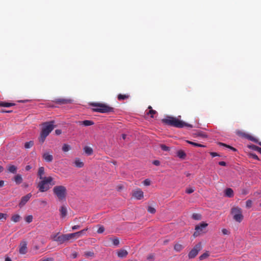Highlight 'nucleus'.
I'll return each instance as SVG.
<instances>
[{"label": "nucleus", "mask_w": 261, "mask_h": 261, "mask_svg": "<svg viewBox=\"0 0 261 261\" xmlns=\"http://www.w3.org/2000/svg\"><path fill=\"white\" fill-rule=\"evenodd\" d=\"M162 122L166 125L177 128H182L184 127L192 128L193 127L191 124L187 123L177 118L170 116H167L162 120Z\"/></svg>", "instance_id": "nucleus-1"}, {"label": "nucleus", "mask_w": 261, "mask_h": 261, "mask_svg": "<svg viewBox=\"0 0 261 261\" xmlns=\"http://www.w3.org/2000/svg\"><path fill=\"white\" fill-rule=\"evenodd\" d=\"M54 121H51L49 122H46L43 123V127L42 128L40 137H39V141L40 143L43 144L45 141L46 138L49 135L51 132L54 128Z\"/></svg>", "instance_id": "nucleus-2"}, {"label": "nucleus", "mask_w": 261, "mask_h": 261, "mask_svg": "<svg viewBox=\"0 0 261 261\" xmlns=\"http://www.w3.org/2000/svg\"><path fill=\"white\" fill-rule=\"evenodd\" d=\"M40 180L37 187L41 192H44L48 191L50 189V186L54 185V183H51L53 178L51 176H48Z\"/></svg>", "instance_id": "nucleus-3"}, {"label": "nucleus", "mask_w": 261, "mask_h": 261, "mask_svg": "<svg viewBox=\"0 0 261 261\" xmlns=\"http://www.w3.org/2000/svg\"><path fill=\"white\" fill-rule=\"evenodd\" d=\"M91 106L93 107L92 110L94 112H99L101 113L114 112V108L111 107L106 104L101 103H91Z\"/></svg>", "instance_id": "nucleus-4"}, {"label": "nucleus", "mask_w": 261, "mask_h": 261, "mask_svg": "<svg viewBox=\"0 0 261 261\" xmlns=\"http://www.w3.org/2000/svg\"><path fill=\"white\" fill-rule=\"evenodd\" d=\"M51 238L54 241L57 242L59 244L67 243L71 240H74L72 233L61 235H59V233H57L51 236Z\"/></svg>", "instance_id": "nucleus-5"}, {"label": "nucleus", "mask_w": 261, "mask_h": 261, "mask_svg": "<svg viewBox=\"0 0 261 261\" xmlns=\"http://www.w3.org/2000/svg\"><path fill=\"white\" fill-rule=\"evenodd\" d=\"M53 191L55 195L60 201L65 200L67 195L66 188L62 185L56 186L54 187Z\"/></svg>", "instance_id": "nucleus-6"}, {"label": "nucleus", "mask_w": 261, "mask_h": 261, "mask_svg": "<svg viewBox=\"0 0 261 261\" xmlns=\"http://www.w3.org/2000/svg\"><path fill=\"white\" fill-rule=\"evenodd\" d=\"M231 214L233 215V219L236 221L240 223L242 221L243 219V216L242 215V212L241 208L239 207L232 208Z\"/></svg>", "instance_id": "nucleus-7"}, {"label": "nucleus", "mask_w": 261, "mask_h": 261, "mask_svg": "<svg viewBox=\"0 0 261 261\" xmlns=\"http://www.w3.org/2000/svg\"><path fill=\"white\" fill-rule=\"evenodd\" d=\"M202 249L201 243H198L190 251L188 254V257L189 258H193L196 256L198 252Z\"/></svg>", "instance_id": "nucleus-8"}, {"label": "nucleus", "mask_w": 261, "mask_h": 261, "mask_svg": "<svg viewBox=\"0 0 261 261\" xmlns=\"http://www.w3.org/2000/svg\"><path fill=\"white\" fill-rule=\"evenodd\" d=\"M208 225V224L205 222H202L199 225H197L195 226V231L193 235L195 237L198 236L201 232H203V229Z\"/></svg>", "instance_id": "nucleus-9"}, {"label": "nucleus", "mask_w": 261, "mask_h": 261, "mask_svg": "<svg viewBox=\"0 0 261 261\" xmlns=\"http://www.w3.org/2000/svg\"><path fill=\"white\" fill-rule=\"evenodd\" d=\"M27 243L25 241H22L19 246V252L21 254H25L27 252Z\"/></svg>", "instance_id": "nucleus-10"}, {"label": "nucleus", "mask_w": 261, "mask_h": 261, "mask_svg": "<svg viewBox=\"0 0 261 261\" xmlns=\"http://www.w3.org/2000/svg\"><path fill=\"white\" fill-rule=\"evenodd\" d=\"M42 158L47 163H51L54 159L53 155L48 151H45L42 154Z\"/></svg>", "instance_id": "nucleus-11"}, {"label": "nucleus", "mask_w": 261, "mask_h": 261, "mask_svg": "<svg viewBox=\"0 0 261 261\" xmlns=\"http://www.w3.org/2000/svg\"><path fill=\"white\" fill-rule=\"evenodd\" d=\"M31 197V193H29L27 195H25L24 196H23L21 198V200L19 203V206L20 207H22V206H23L27 203V202L30 200Z\"/></svg>", "instance_id": "nucleus-12"}, {"label": "nucleus", "mask_w": 261, "mask_h": 261, "mask_svg": "<svg viewBox=\"0 0 261 261\" xmlns=\"http://www.w3.org/2000/svg\"><path fill=\"white\" fill-rule=\"evenodd\" d=\"M133 196L136 199L140 200L143 197V192L140 189H137L133 191Z\"/></svg>", "instance_id": "nucleus-13"}, {"label": "nucleus", "mask_w": 261, "mask_h": 261, "mask_svg": "<svg viewBox=\"0 0 261 261\" xmlns=\"http://www.w3.org/2000/svg\"><path fill=\"white\" fill-rule=\"evenodd\" d=\"M53 101L57 104L62 105L71 103L72 100L70 99L59 98L55 99Z\"/></svg>", "instance_id": "nucleus-14"}, {"label": "nucleus", "mask_w": 261, "mask_h": 261, "mask_svg": "<svg viewBox=\"0 0 261 261\" xmlns=\"http://www.w3.org/2000/svg\"><path fill=\"white\" fill-rule=\"evenodd\" d=\"M117 254L119 258H122L126 257L128 254V252L124 249H120L117 251Z\"/></svg>", "instance_id": "nucleus-15"}, {"label": "nucleus", "mask_w": 261, "mask_h": 261, "mask_svg": "<svg viewBox=\"0 0 261 261\" xmlns=\"http://www.w3.org/2000/svg\"><path fill=\"white\" fill-rule=\"evenodd\" d=\"M237 134L240 136L244 137L245 138L248 139L249 140H251V141H252L254 142H256V139H255L253 137L249 135V134H247L244 133H242V132H238Z\"/></svg>", "instance_id": "nucleus-16"}, {"label": "nucleus", "mask_w": 261, "mask_h": 261, "mask_svg": "<svg viewBox=\"0 0 261 261\" xmlns=\"http://www.w3.org/2000/svg\"><path fill=\"white\" fill-rule=\"evenodd\" d=\"M44 174V168L43 167H40L38 169V176L40 179H43V178H46L47 177L43 176Z\"/></svg>", "instance_id": "nucleus-17"}, {"label": "nucleus", "mask_w": 261, "mask_h": 261, "mask_svg": "<svg viewBox=\"0 0 261 261\" xmlns=\"http://www.w3.org/2000/svg\"><path fill=\"white\" fill-rule=\"evenodd\" d=\"M17 168L13 165H10L7 167L8 171L10 173L15 174L17 172Z\"/></svg>", "instance_id": "nucleus-18"}, {"label": "nucleus", "mask_w": 261, "mask_h": 261, "mask_svg": "<svg viewBox=\"0 0 261 261\" xmlns=\"http://www.w3.org/2000/svg\"><path fill=\"white\" fill-rule=\"evenodd\" d=\"M14 180L17 185H19L22 182V177L20 174H17L14 177Z\"/></svg>", "instance_id": "nucleus-19"}, {"label": "nucleus", "mask_w": 261, "mask_h": 261, "mask_svg": "<svg viewBox=\"0 0 261 261\" xmlns=\"http://www.w3.org/2000/svg\"><path fill=\"white\" fill-rule=\"evenodd\" d=\"M60 215L62 218H64L67 215V208L65 206H62L60 208Z\"/></svg>", "instance_id": "nucleus-20"}, {"label": "nucleus", "mask_w": 261, "mask_h": 261, "mask_svg": "<svg viewBox=\"0 0 261 261\" xmlns=\"http://www.w3.org/2000/svg\"><path fill=\"white\" fill-rule=\"evenodd\" d=\"M87 230H88V228H86V229H83L81 231L72 233L74 239H76L79 238L80 236H81L82 234H83L84 233V232H85Z\"/></svg>", "instance_id": "nucleus-21"}, {"label": "nucleus", "mask_w": 261, "mask_h": 261, "mask_svg": "<svg viewBox=\"0 0 261 261\" xmlns=\"http://www.w3.org/2000/svg\"><path fill=\"white\" fill-rule=\"evenodd\" d=\"M74 164L77 168H82L84 166V163L79 158L75 159Z\"/></svg>", "instance_id": "nucleus-22"}, {"label": "nucleus", "mask_w": 261, "mask_h": 261, "mask_svg": "<svg viewBox=\"0 0 261 261\" xmlns=\"http://www.w3.org/2000/svg\"><path fill=\"white\" fill-rule=\"evenodd\" d=\"M15 104L13 102H7L4 101H0V107H10L15 106Z\"/></svg>", "instance_id": "nucleus-23"}, {"label": "nucleus", "mask_w": 261, "mask_h": 261, "mask_svg": "<svg viewBox=\"0 0 261 261\" xmlns=\"http://www.w3.org/2000/svg\"><path fill=\"white\" fill-rule=\"evenodd\" d=\"M79 124H83L85 126H90L94 124L93 121L88 120H84L83 121H79Z\"/></svg>", "instance_id": "nucleus-24"}, {"label": "nucleus", "mask_w": 261, "mask_h": 261, "mask_svg": "<svg viewBox=\"0 0 261 261\" xmlns=\"http://www.w3.org/2000/svg\"><path fill=\"white\" fill-rule=\"evenodd\" d=\"M225 194L228 197H232L233 196V191L231 188H227L225 191Z\"/></svg>", "instance_id": "nucleus-25"}, {"label": "nucleus", "mask_w": 261, "mask_h": 261, "mask_svg": "<svg viewBox=\"0 0 261 261\" xmlns=\"http://www.w3.org/2000/svg\"><path fill=\"white\" fill-rule=\"evenodd\" d=\"M85 152L88 155H90L93 153V149L89 146H85L84 148Z\"/></svg>", "instance_id": "nucleus-26"}, {"label": "nucleus", "mask_w": 261, "mask_h": 261, "mask_svg": "<svg viewBox=\"0 0 261 261\" xmlns=\"http://www.w3.org/2000/svg\"><path fill=\"white\" fill-rule=\"evenodd\" d=\"M129 97L128 94H119L117 96V98L119 100H122L124 99H128Z\"/></svg>", "instance_id": "nucleus-27"}, {"label": "nucleus", "mask_w": 261, "mask_h": 261, "mask_svg": "<svg viewBox=\"0 0 261 261\" xmlns=\"http://www.w3.org/2000/svg\"><path fill=\"white\" fill-rule=\"evenodd\" d=\"M20 219L21 217L18 214L14 215L11 217V220L15 223L19 222Z\"/></svg>", "instance_id": "nucleus-28"}, {"label": "nucleus", "mask_w": 261, "mask_h": 261, "mask_svg": "<svg viewBox=\"0 0 261 261\" xmlns=\"http://www.w3.org/2000/svg\"><path fill=\"white\" fill-rule=\"evenodd\" d=\"M148 109H149V111L146 113V114L150 115L151 117L153 118V115L156 113V111L152 110L150 106L148 107Z\"/></svg>", "instance_id": "nucleus-29"}, {"label": "nucleus", "mask_w": 261, "mask_h": 261, "mask_svg": "<svg viewBox=\"0 0 261 261\" xmlns=\"http://www.w3.org/2000/svg\"><path fill=\"white\" fill-rule=\"evenodd\" d=\"M177 156L180 159H184L186 156V154L182 150H178L177 152Z\"/></svg>", "instance_id": "nucleus-30"}, {"label": "nucleus", "mask_w": 261, "mask_h": 261, "mask_svg": "<svg viewBox=\"0 0 261 261\" xmlns=\"http://www.w3.org/2000/svg\"><path fill=\"white\" fill-rule=\"evenodd\" d=\"M184 247L180 244L177 243L174 245V249L177 252L180 251Z\"/></svg>", "instance_id": "nucleus-31"}, {"label": "nucleus", "mask_w": 261, "mask_h": 261, "mask_svg": "<svg viewBox=\"0 0 261 261\" xmlns=\"http://www.w3.org/2000/svg\"><path fill=\"white\" fill-rule=\"evenodd\" d=\"M186 142L191 144V145H192L194 146H196V147H205V146L203 145V144H199V143H195V142H192L191 141H189V140H187Z\"/></svg>", "instance_id": "nucleus-32"}, {"label": "nucleus", "mask_w": 261, "mask_h": 261, "mask_svg": "<svg viewBox=\"0 0 261 261\" xmlns=\"http://www.w3.org/2000/svg\"><path fill=\"white\" fill-rule=\"evenodd\" d=\"M209 255H210V254H209L208 252L206 251V252H204V253H203L202 254H201L199 256V259L200 260H203V259L206 258L207 257H208Z\"/></svg>", "instance_id": "nucleus-33"}, {"label": "nucleus", "mask_w": 261, "mask_h": 261, "mask_svg": "<svg viewBox=\"0 0 261 261\" xmlns=\"http://www.w3.org/2000/svg\"><path fill=\"white\" fill-rule=\"evenodd\" d=\"M71 147L68 144H64L62 146V150L64 152H67L70 149Z\"/></svg>", "instance_id": "nucleus-34"}, {"label": "nucleus", "mask_w": 261, "mask_h": 261, "mask_svg": "<svg viewBox=\"0 0 261 261\" xmlns=\"http://www.w3.org/2000/svg\"><path fill=\"white\" fill-rule=\"evenodd\" d=\"M192 218L196 220H199L201 219V215L199 214L194 213L192 215Z\"/></svg>", "instance_id": "nucleus-35"}, {"label": "nucleus", "mask_w": 261, "mask_h": 261, "mask_svg": "<svg viewBox=\"0 0 261 261\" xmlns=\"http://www.w3.org/2000/svg\"><path fill=\"white\" fill-rule=\"evenodd\" d=\"M34 145V142L32 141H30L29 142H27L24 144V147L25 148H30L32 147Z\"/></svg>", "instance_id": "nucleus-36"}, {"label": "nucleus", "mask_w": 261, "mask_h": 261, "mask_svg": "<svg viewBox=\"0 0 261 261\" xmlns=\"http://www.w3.org/2000/svg\"><path fill=\"white\" fill-rule=\"evenodd\" d=\"M7 215L6 214L0 213V220L5 221L7 219Z\"/></svg>", "instance_id": "nucleus-37"}, {"label": "nucleus", "mask_w": 261, "mask_h": 261, "mask_svg": "<svg viewBox=\"0 0 261 261\" xmlns=\"http://www.w3.org/2000/svg\"><path fill=\"white\" fill-rule=\"evenodd\" d=\"M25 220L28 223L32 222L33 221V216L32 215H29L27 216L25 218Z\"/></svg>", "instance_id": "nucleus-38"}, {"label": "nucleus", "mask_w": 261, "mask_h": 261, "mask_svg": "<svg viewBox=\"0 0 261 261\" xmlns=\"http://www.w3.org/2000/svg\"><path fill=\"white\" fill-rule=\"evenodd\" d=\"M160 146L161 148L164 151H168L170 150V148L164 144H161Z\"/></svg>", "instance_id": "nucleus-39"}, {"label": "nucleus", "mask_w": 261, "mask_h": 261, "mask_svg": "<svg viewBox=\"0 0 261 261\" xmlns=\"http://www.w3.org/2000/svg\"><path fill=\"white\" fill-rule=\"evenodd\" d=\"M252 206V200H251L250 199L247 200L246 202V207L248 208H249L251 207Z\"/></svg>", "instance_id": "nucleus-40"}, {"label": "nucleus", "mask_w": 261, "mask_h": 261, "mask_svg": "<svg viewBox=\"0 0 261 261\" xmlns=\"http://www.w3.org/2000/svg\"><path fill=\"white\" fill-rule=\"evenodd\" d=\"M111 240L114 245L118 246L119 244V240L118 238L112 239Z\"/></svg>", "instance_id": "nucleus-41"}, {"label": "nucleus", "mask_w": 261, "mask_h": 261, "mask_svg": "<svg viewBox=\"0 0 261 261\" xmlns=\"http://www.w3.org/2000/svg\"><path fill=\"white\" fill-rule=\"evenodd\" d=\"M220 145L225 146V147L230 149L231 150H233L234 151H237V149L235 148H234V147H233L232 146H230L229 145H226V144L222 143H220Z\"/></svg>", "instance_id": "nucleus-42"}, {"label": "nucleus", "mask_w": 261, "mask_h": 261, "mask_svg": "<svg viewBox=\"0 0 261 261\" xmlns=\"http://www.w3.org/2000/svg\"><path fill=\"white\" fill-rule=\"evenodd\" d=\"M147 211L149 213H150L151 214H154L156 211L154 207H151L150 206L148 207Z\"/></svg>", "instance_id": "nucleus-43"}, {"label": "nucleus", "mask_w": 261, "mask_h": 261, "mask_svg": "<svg viewBox=\"0 0 261 261\" xmlns=\"http://www.w3.org/2000/svg\"><path fill=\"white\" fill-rule=\"evenodd\" d=\"M195 191V189L194 188H188L186 189V192L187 194H191Z\"/></svg>", "instance_id": "nucleus-44"}, {"label": "nucleus", "mask_w": 261, "mask_h": 261, "mask_svg": "<svg viewBox=\"0 0 261 261\" xmlns=\"http://www.w3.org/2000/svg\"><path fill=\"white\" fill-rule=\"evenodd\" d=\"M85 254L87 256L93 257L94 256V253L92 251L86 252Z\"/></svg>", "instance_id": "nucleus-45"}, {"label": "nucleus", "mask_w": 261, "mask_h": 261, "mask_svg": "<svg viewBox=\"0 0 261 261\" xmlns=\"http://www.w3.org/2000/svg\"><path fill=\"white\" fill-rule=\"evenodd\" d=\"M104 231H105L104 227L102 226H100L99 227V228L98 229L97 232L98 233H102V232H103Z\"/></svg>", "instance_id": "nucleus-46"}, {"label": "nucleus", "mask_w": 261, "mask_h": 261, "mask_svg": "<svg viewBox=\"0 0 261 261\" xmlns=\"http://www.w3.org/2000/svg\"><path fill=\"white\" fill-rule=\"evenodd\" d=\"M143 184L145 186H149L150 185V181L148 179H146L144 180Z\"/></svg>", "instance_id": "nucleus-47"}, {"label": "nucleus", "mask_w": 261, "mask_h": 261, "mask_svg": "<svg viewBox=\"0 0 261 261\" xmlns=\"http://www.w3.org/2000/svg\"><path fill=\"white\" fill-rule=\"evenodd\" d=\"M222 232L223 233V234L224 235H226V234H229V231L228 230H227L225 228H224L222 230Z\"/></svg>", "instance_id": "nucleus-48"}, {"label": "nucleus", "mask_w": 261, "mask_h": 261, "mask_svg": "<svg viewBox=\"0 0 261 261\" xmlns=\"http://www.w3.org/2000/svg\"><path fill=\"white\" fill-rule=\"evenodd\" d=\"M153 164L155 166H159L160 165V162L158 160H154L153 161Z\"/></svg>", "instance_id": "nucleus-49"}, {"label": "nucleus", "mask_w": 261, "mask_h": 261, "mask_svg": "<svg viewBox=\"0 0 261 261\" xmlns=\"http://www.w3.org/2000/svg\"><path fill=\"white\" fill-rule=\"evenodd\" d=\"M210 154L212 155V157H215L217 156H219V154L217 152H210Z\"/></svg>", "instance_id": "nucleus-50"}, {"label": "nucleus", "mask_w": 261, "mask_h": 261, "mask_svg": "<svg viewBox=\"0 0 261 261\" xmlns=\"http://www.w3.org/2000/svg\"><path fill=\"white\" fill-rule=\"evenodd\" d=\"M250 147L252 148L253 150L257 151H258V149H257V148H259V147L257 146L254 145L251 146Z\"/></svg>", "instance_id": "nucleus-51"}, {"label": "nucleus", "mask_w": 261, "mask_h": 261, "mask_svg": "<svg viewBox=\"0 0 261 261\" xmlns=\"http://www.w3.org/2000/svg\"><path fill=\"white\" fill-rule=\"evenodd\" d=\"M251 156L254 159L257 160H258V156L255 154H251Z\"/></svg>", "instance_id": "nucleus-52"}, {"label": "nucleus", "mask_w": 261, "mask_h": 261, "mask_svg": "<svg viewBox=\"0 0 261 261\" xmlns=\"http://www.w3.org/2000/svg\"><path fill=\"white\" fill-rule=\"evenodd\" d=\"M219 165H220V166H226V164L224 161H221L219 162Z\"/></svg>", "instance_id": "nucleus-53"}, {"label": "nucleus", "mask_w": 261, "mask_h": 261, "mask_svg": "<svg viewBox=\"0 0 261 261\" xmlns=\"http://www.w3.org/2000/svg\"><path fill=\"white\" fill-rule=\"evenodd\" d=\"M53 259L52 258H47L46 259H43L40 260L39 261H53Z\"/></svg>", "instance_id": "nucleus-54"}, {"label": "nucleus", "mask_w": 261, "mask_h": 261, "mask_svg": "<svg viewBox=\"0 0 261 261\" xmlns=\"http://www.w3.org/2000/svg\"><path fill=\"white\" fill-rule=\"evenodd\" d=\"M55 133L57 135H59L62 133V131L60 129H56Z\"/></svg>", "instance_id": "nucleus-55"}, {"label": "nucleus", "mask_w": 261, "mask_h": 261, "mask_svg": "<svg viewBox=\"0 0 261 261\" xmlns=\"http://www.w3.org/2000/svg\"><path fill=\"white\" fill-rule=\"evenodd\" d=\"M80 227V226L79 225H74L72 227V229L73 230H76V229H79Z\"/></svg>", "instance_id": "nucleus-56"}, {"label": "nucleus", "mask_w": 261, "mask_h": 261, "mask_svg": "<svg viewBox=\"0 0 261 261\" xmlns=\"http://www.w3.org/2000/svg\"><path fill=\"white\" fill-rule=\"evenodd\" d=\"M32 168V167L30 165L26 166L25 169L27 171L30 170Z\"/></svg>", "instance_id": "nucleus-57"}, {"label": "nucleus", "mask_w": 261, "mask_h": 261, "mask_svg": "<svg viewBox=\"0 0 261 261\" xmlns=\"http://www.w3.org/2000/svg\"><path fill=\"white\" fill-rule=\"evenodd\" d=\"M198 136H201L202 137H203V138H205L206 137V135L204 134H202V133H199L198 134Z\"/></svg>", "instance_id": "nucleus-58"}, {"label": "nucleus", "mask_w": 261, "mask_h": 261, "mask_svg": "<svg viewBox=\"0 0 261 261\" xmlns=\"http://www.w3.org/2000/svg\"><path fill=\"white\" fill-rule=\"evenodd\" d=\"M77 254L76 252H74L72 254V257L75 258L77 257Z\"/></svg>", "instance_id": "nucleus-59"}, {"label": "nucleus", "mask_w": 261, "mask_h": 261, "mask_svg": "<svg viewBox=\"0 0 261 261\" xmlns=\"http://www.w3.org/2000/svg\"><path fill=\"white\" fill-rule=\"evenodd\" d=\"M4 185V181L3 180L0 181V187H3Z\"/></svg>", "instance_id": "nucleus-60"}, {"label": "nucleus", "mask_w": 261, "mask_h": 261, "mask_svg": "<svg viewBox=\"0 0 261 261\" xmlns=\"http://www.w3.org/2000/svg\"><path fill=\"white\" fill-rule=\"evenodd\" d=\"M122 138L123 140H125L126 138V135L125 134H122Z\"/></svg>", "instance_id": "nucleus-61"}, {"label": "nucleus", "mask_w": 261, "mask_h": 261, "mask_svg": "<svg viewBox=\"0 0 261 261\" xmlns=\"http://www.w3.org/2000/svg\"><path fill=\"white\" fill-rule=\"evenodd\" d=\"M5 261H12V260H11V259L10 258H9V257H6V258H5Z\"/></svg>", "instance_id": "nucleus-62"}, {"label": "nucleus", "mask_w": 261, "mask_h": 261, "mask_svg": "<svg viewBox=\"0 0 261 261\" xmlns=\"http://www.w3.org/2000/svg\"><path fill=\"white\" fill-rule=\"evenodd\" d=\"M3 170H4V168L2 166H0V172H3Z\"/></svg>", "instance_id": "nucleus-63"}, {"label": "nucleus", "mask_w": 261, "mask_h": 261, "mask_svg": "<svg viewBox=\"0 0 261 261\" xmlns=\"http://www.w3.org/2000/svg\"><path fill=\"white\" fill-rule=\"evenodd\" d=\"M257 149H258V151L257 152H259L260 153H261V148L259 147V148H257Z\"/></svg>", "instance_id": "nucleus-64"}]
</instances>
